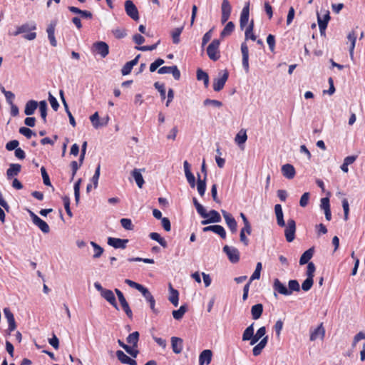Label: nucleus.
I'll return each mask as SVG.
<instances>
[{
    "label": "nucleus",
    "instance_id": "c756f323",
    "mask_svg": "<svg viewBox=\"0 0 365 365\" xmlns=\"http://www.w3.org/2000/svg\"><path fill=\"white\" fill-rule=\"evenodd\" d=\"M235 26L232 21L227 23L222 31L220 32V38H224L230 36L235 30Z\"/></svg>",
    "mask_w": 365,
    "mask_h": 365
},
{
    "label": "nucleus",
    "instance_id": "412c9836",
    "mask_svg": "<svg viewBox=\"0 0 365 365\" xmlns=\"http://www.w3.org/2000/svg\"><path fill=\"white\" fill-rule=\"evenodd\" d=\"M116 356L118 359L122 363L125 364H129V365H136L137 362L135 360L130 358L128 356H127L123 351L118 350L116 351Z\"/></svg>",
    "mask_w": 365,
    "mask_h": 365
},
{
    "label": "nucleus",
    "instance_id": "39448f33",
    "mask_svg": "<svg viewBox=\"0 0 365 365\" xmlns=\"http://www.w3.org/2000/svg\"><path fill=\"white\" fill-rule=\"evenodd\" d=\"M92 52L104 58L109 53V46L104 41H96L92 46Z\"/></svg>",
    "mask_w": 365,
    "mask_h": 365
},
{
    "label": "nucleus",
    "instance_id": "cd10ccee",
    "mask_svg": "<svg viewBox=\"0 0 365 365\" xmlns=\"http://www.w3.org/2000/svg\"><path fill=\"white\" fill-rule=\"evenodd\" d=\"M314 252V247H311V248L308 249L307 250H306L300 257L299 264L304 265L305 264H308L309 262V261L313 257Z\"/></svg>",
    "mask_w": 365,
    "mask_h": 365
},
{
    "label": "nucleus",
    "instance_id": "338daca9",
    "mask_svg": "<svg viewBox=\"0 0 365 365\" xmlns=\"http://www.w3.org/2000/svg\"><path fill=\"white\" fill-rule=\"evenodd\" d=\"M19 145V142L17 140H12L6 144V149L9 151L15 150Z\"/></svg>",
    "mask_w": 365,
    "mask_h": 365
},
{
    "label": "nucleus",
    "instance_id": "864d4df0",
    "mask_svg": "<svg viewBox=\"0 0 365 365\" xmlns=\"http://www.w3.org/2000/svg\"><path fill=\"white\" fill-rule=\"evenodd\" d=\"M120 224L126 230H133L134 228V225H133L131 220L128 218H122L120 220Z\"/></svg>",
    "mask_w": 365,
    "mask_h": 365
},
{
    "label": "nucleus",
    "instance_id": "f03ea898",
    "mask_svg": "<svg viewBox=\"0 0 365 365\" xmlns=\"http://www.w3.org/2000/svg\"><path fill=\"white\" fill-rule=\"evenodd\" d=\"M218 78H215L213 81V90L219 92L223 89L225 83L229 78V72L227 70H222L218 73Z\"/></svg>",
    "mask_w": 365,
    "mask_h": 365
},
{
    "label": "nucleus",
    "instance_id": "5fc2aeb1",
    "mask_svg": "<svg viewBox=\"0 0 365 365\" xmlns=\"http://www.w3.org/2000/svg\"><path fill=\"white\" fill-rule=\"evenodd\" d=\"M19 131L28 139L31 138L32 135L35 136L36 135V133L27 127H21Z\"/></svg>",
    "mask_w": 365,
    "mask_h": 365
},
{
    "label": "nucleus",
    "instance_id": "bf43d9fd",
    "mask_svg": "<svg viewBox=\"0 0 365 365\" xmlns=\"http://www.w3.org/2000/svg\"><path fill=\"white\" fill-rule=\"evenodd\" d=\"M221 11L222 13L231 14L232 6L228 0H222Z\"/></svg>",
    "mask_w": 365,
    "mask_h": 365
},
{
    "label": "nucleus",
    "instance_id": "6ab92c4d",
    "mask_svg": "<svg viewBox=\"0 0 365 365\" xmlns=\"http://www.w3.org/2000/svg\"><path fill=\"white\" fill-rule=\"evenodd\" d=\"M101 295L107 302H108L114 308L118 309V306L116 302L115 297L112 290L106 289Z\"/></svg>",
    "mask_w": 365,
    "mask_h": 365
},
{
    "label": "nucleus",
    "instance_id": "de8ad7c7",
    "mask_svg": "<svg viewBox=\"0 0 365 365\" xmlns=\"http://www.w3.org/2000/svg\"><path fill=\"white\" fill-rule=\"evenodd\" d=\"M41 173L43 184L46 186L52 187L53 190H54L53 187L51 185L49 175H48L46 168L43 166H42L41 168Z\"/></svg>",
    "mask_w": 365,
    "mask_h": 365
},
{
    "label": "nucleus",
    "instance_id": "f704fd0d",
    "mask_svg": "<svg viewBox=\"0 0 365 365\" xmlns=\"http://www.w3.org/2000/svg\"><path fill=\"white\" fill-rule=\"evenodd\" d=\"M149 237L151 240L158 242L163 248L168 247L167 241L158 232H150Z\"/></svg>",
    "mask_w": 365,
    "mask_h": 365
},
{
    "label": "nucleus",
    "instance_id": "c85d7f7f",
    "mask_svg": "<svg viewBox=\"0 0 365 365\" xmlns=\"http://www.w3.org/2000/svg\"><path fill=\"white\" fill-rule=\"evenodd\" d=\"M263 313V305L262 304H256L251 308V314L254 320L259 319Z\"/></svg>",
    "mask_w": 365,
    "mask_h": 365
},
{
    "label": "nucleus",
    "instance_id": "4d7b16f0",
    "mask_svg": "<svg viewBox=\"0 0 365 365\" xmlns=\"http://www.w3.org/2000/svg\"><path fill=\"white\" fill-rule=\"evenodd\" d=\"M125 283L126 284H128V286H130V287L137 289L140 292L145 288V287L143 286L142 284H138V283H137L134 281H132L130 279H125Z\"/></svg>",
    "mask_w": 365,
    "mask_h": 365
},
{
    "label": "nucleus",
    "instance_id": "a18cd8bd",
    "mask_svg": "<svg viewBox=\"0 0 365 365\" xmlns=\"http://www.w3.org/2000/svg\"><path fill=\"white\" fill-rule=\"evenodd\" d=\"M247 139L246 130H241L235 136V140L239 145L244 144Z\"/></svg>",
    "mask_w": 365,
    "mask_h": 365
},
{
    "label": "nucleus",
    "instance_id": "7c9ffc66",
    "mask_svg": "<svg viewBox=\"0 0 365 365\" xmlns=\"http://www.w3.org/2000/svg\"><path fill=\"white\" fill-rule=\"evenodd\" d=\"M170 292L168 299L175 307H177L179 301V292L172 287L171 284H170Z\"/></svg>",
    "mask_w": 365,
    "mask_h": 365
},
{
    "label": "nucleus",
    "instance_id": "4468645a",
    "mask_svg": "<svg viewBox=\"0 0 365 365\" xmlns=\"http://www.w3.org/2000/svg\"><path fill=\"white\" fill-rule=\"evenodd\" d=\"M4 313L8 322V331L10 334L11 331L16 329V323L14 319V316L11 312L10 309L8 307L4 309Z\"/></svg>",
    "mask_w": 365,
    "mask_h": 365
},
{
    "label": "nucleus",
    "instance_id": "5701e85b",
    "mask_svg": "<svg viewBox=\"0 0 365 365\" xmlns=\"http://www.w3.org/2000/svg\"><path fill=\"white\" fill-rule=\"evenodd\" d=\"M268 342V336H264L261 341L256 344L252 349V354L255 356H259Z\"/></svg>",
    "mask_w": 365,
    "mask_h": 365
},
{
    "label": "nucleus",
    "instance_id": "6e6552de",
    "mask_svg": "<svg viewBox=\"0 0 365 365\" xmlns=\"http://www.w3.org/2000/svg\"><path fill=\"white\" fill-rule=\"evenodd\" d=\"M296 222L293 219L287 220V225L284 230V235L288 242H292L295 237Z\"/></svg>",
    "mask_w": 365,
    "mask_h": 365
},
{
    "label": "nucleus",
    "instance_id": "4be33fe9",
    "mask_svg": "<svg viewBox=\"0 0 365 365\" xmlns=\"http://www.w3.org/2000/svg\"><path fill=\"white\" fill-rule=\"evenodd\" d=\"M282 173L285 178L289 180L294 178L296 174L294 167L289 163L282 165Z\"/></svg>",
    "mask_w": 365,
    "mask_h": 365
},
{
    "label": "nucleus",
    "instance_id": "1a4fd4ad",
    "mask_svg": "<svg viewBox=\"0 0 365 365\" xmlns=\"http://www.w3.org/2000/svg\"><path fill=\"white\" fill-rule=\"evenodd\" d=\"M208 217L204 218L205 220L201 221V224L203 225L220 222L222 217L220 213L215 210H211L209 212H207Z\"/></svg>",
    "mask_w": 365,
    "mask_h": 365
},
{
    "label": "nucleus",
    "instance_id": "680f3d73",
    "mask_svg": "<svg viewBox=\"0 0 365 365\" xmlns=\"http://www.w3.org/2000/svg\"><path fill=\"white\" fill-rule=\"evenodd\" d=\"M165 63V61L163 58H157L154 62H153L150 65V71L154 72L155 71L158 67L163 65Z\"/></svg>",
    "mask_w": 365,
    "mask_h": 365
},
{
    "label": "nucleus",
    "instance_id": "3c124183",
    "mask_svg": "<svg viewBox=\"0 0 365 365\" xmlns=\"http://www.w3.org/2000/svg\"><path fill=\"white\" fill-rule=\"evenodd\" d=\"M314 284V279L311 277H307V279L302 282V289L304 292H308L311 289Z\"/></svg>",
    "mask_w": 365,
    "mask_h": 365
},
{
    "label": "nucleus",
    "instance_id": "13d9d810",
    "mask_svg": "<svg viewBox=\"0 0 365 365\" xmlns=\"http://www.w3.org/2000/svg\"><path fill=\"white\" fill-rule=\"evenodd\" d=\"M125 283L126 284H128V286H130V287L137 289L140 292L145 288V287L143 286L142 284H138V283H137L134 281H132L130 279H125Z\"/></svg>",
    "mask_w": 365,
    "mask_h": 365
},
{
    "label": "nucleus",
    "instance_id": "c03bdc74",
    "mask_svg": "<svg viewBox=\"0 0 365 365\" xmlns=\"http://www.w3.org/2000/svg\"><path fill=\"white\" fill-rule=\"evenodd\" d=\"M288 291H289V295L292 294L293 292H299L300 286L297 279H290L288 282Z\"/></svg>",
    "mask_w": 365,
    "mask_h": 365
},
{
    "label": "nucleus",
    "instance_id": "9d476101",
    "mask_svg": "<svg viewBox=\"0 0 365 365\" xmlns=\"http://www.w3.org/2000/svg\"><path fill=\"white\" fill-rule=\"evenodd\" d=\"M274 294L277 297V292L285 296L289 295V291L287 286L280 282L278 278H275L273 282Z\"/></svg>",
    "mask_w": 365,
    "mask_h": 365
},
{
    "label": "nucleus",
    "instance_id": "423d86ee",
    "mask_svg": "<svg viewBox=\"0 0 365 365\" xmlns=\"http://www.w3.org/2000/svg\"><path fill=\"white\" fill-rule=\"evenodd\" d=\"M222 251L227 255L230 262L235 264L240 261V252L236 247L225 245Z\"/></svg>",
    "mask_w": 365,
    "mask_h": 365
},
{
    "label": "nucleus",
    "instance_id": "2f4dec72",
    "mask_svg": "<svg viewBox=\"0 0 365 365\" xmlns=\"http://www.w3.org/2000/svg\"><path fill=\"white\" fill-rule=\"evenodd\" d=\"M38 106L39 107L41 118H42L43 123H46V122H47L46 116H47V110H48V105H47L46 101L44 100L41 101L38 103Z\"/></svg>",
    "mask_w": 365,
    "mask_h": 365
},
{
    "label": "nucleus",
    "instance_id": "0e129e2a",
    "mask_svg": "<svg viewBox=\"0 0 365 365\" xmlns=\"http://www.w3.org/2000/svg\"><path fill=\"white\" fill-rule=\"evenodd\" d=\"M195 207L196 208V210L197 213L202 217V218H207L208 217V215L207 214V211L205 209V207L200 203H195Z\"/></svg>",
    "mask_w": 365,
    "mask_h": 365
},
{
    "label": "nucleus",
    "instance_id": "ddd939ff",
    "mask_svg": "<svg viewBox=\"0 0 365 365\" xmlns=\"http://www.w3.org/2000/svg\"><path fill=\"white\" fill-rule=\"evenodd\" d=\"M249 16H250V3L247 2L245 6L243 7L240 18V26L242 30L247 25L249 21Z\"/></svg>",
    "mask_w": 365,
    "mask_h": 365
},
{
    "label": "nucleus",
    "instance_id": "37998d69",
    "mask_svg": "<svg viewBox=\"0 0 365 365\" xmlns=\"http://www.w3.org/2000/svg\"><path fill=\"white\" fill-rule=\"evenodd\" d=\"M226 225L230 229V232L232 234H235L237 232V222L235 217L232 216V217L225 220Z\"/></svg>",
    "mask_w": 365,
    "mask_h": 365
},
{
    "label": "nucleus",
    "instance_id": "e433bc0d",
    "mask_svg": "<svg viewBox=\"0 0 365 365\" xmlns=\"http://www.w3.org/2000/svg\"><path fill=\"white\" fill-rule=\"evenodd\" d=\"M34 224L37 226L42 232L47 234L50 232V227L47 222H46L44 220L38 217L36 221L34 222Z\"/></svg>",
    "mask_w": 365,
    "mask_h": 365
},
{
    "label": "nucleus",
    "instance_id": "58836bf2",
    "mask_svg": "<svg viewBox=\"0 0 365 365\" xmlns=\"http://www.w3.org/2000/svg\"><path fill=\"white\" fill-rule=\"evenodd\" d=\"M119 302L122 307V309L126 314L127 317L130 319H133V312H132V310L130 308L129 304H128V302L126 301L125 297H123L122 299H119Z\"/></svg>",
    "mask_w": 365,
    "mask_h": 365
},
{
    "label": "nucleus",
    "instance_id": "473e14b6",
    "mask_svg": "<svg viewBox=\"0 0 365 365\" xmlns=\"http://www.w3.org/2000/svg\"><path fill=\"white\" fill-rule=\"evenodd\" d=\"M197 79L198 81H202L205 88L209 86V76L201 68L197 70Z\"/></svg>",
    "mask_w": 365,
    "mask_h": 365
},
{
    "label": "nucleus",
    "instance_id": "dca6fc26",
    "mask_svg": "<svg viewBox=\"0 0 365 365\" xmlns=\"http://www.w3.org/2000/svg\"><path fill=\"white\" fill-rule=\"evenodd\" d=\"M325 334V329L323 327V324L321 323L314 330L310 331V340L315 341L317 339H323Z\"/></svg>",
    "mask_w": 365,
    "mask_h": 365
},
{
    "label": "nucleus",
    "instance_id": "0eeeda50",
    "mask_svg": "<svg viewBox=\"0 0 365 365\" xmlns=\"http://www.w3.org/2000/svg\"><path fill=\"white\" fill-rule=\"evenodd\" d=\"M125 11L126 14L134 21L139 20V13L136 6L131 0L125 1Z\"/></svg>",
    "mask_w": 365,
    "mask_h": 365
},
{
    "label": "nucleus",
    "instance_id": "a878e982",
    "mask_svg": "<svg viewBox=\"0 0 365 365\" xmlns=\"http://www.w3.org/2000/svg\"><path fill=\"white\" fill-rule=\"evenodd\" d=\"M21 169V165L18 163H12L9 165V168L6 170V175L8 179H11L13 177L19 175Z\"/></svg>",
    "mask_w": 365,
    "mask_h": 365
},
{
    "label": "nucleus",
    "instance_id": "ea45409f",
    "mask_svg": "<svg viewBox=\"0 0 365 365\" xmlns=\"http://www.w3.org/2000/svg\"><path fill=\"white\" fill-rule=\"evenodd\" d=\"M132 176L133 177L137 185L141 188L145 182L143 175L140 173V170L138 169H134L132 172Z\"/></svg>",
    "mask_w": 365,
    "mask_h": 365
},
{
    "label": "nucleus",
    "instance_id": "b1692460",
    "mask_svg": "<svg viewBox=\"0 0 365 365\" xmlns=\"http://www.w3.org/2000/svg\"><path fill=\"white\" fill-rule=\"evenodd\" d=\"M330 20V13L328 10H321L320 13L317 12V22L318 25L324 24L325 26L328 25Z\"/></svg>",
    "mask_w": 365,
    "mask_h": 365
},
{
    "label": "nucleus",
    "instance_id": "20e7f679",
    "mask_svg": "<svg viewBox=\"0 0 365 365\" xmlns=\"http://www.w3.org/2000/svg\"><path fill=\"white\" fill-rule=\"evenodd\" d=\"M254 323H252L244 331L242 336V340L244 341H250V344H255L260 339L254 334Z\"/></svg>",
    "mask_w": 365,
    "mask_h": 365
},
{
    "label": "nucleus",
    "instance_id": "4c0bfd02",
    "mask_svg": "<svg viewBox=\"0 0 365 365\" xmlns=\"http://www.w3.org/2000/svg\"><path fill=\"white\" fill-rule=\"evenodd\" d=\"M140 334L138 331H134L130 334L126 338V341L128 344L133 345V347L138 346V342L139 341Z\"/></svg>",
    "mask_w": 365,
    "mask_h": 365
},
{
    "label": "nucleus",
    "instance_id": "aec40b11",
    "mask_svg": "<svg viewBox=\"0 0 365 365\" xmlns=\"http://www.w3.org/2000/svg\"><path fill=\"white\" fill-rule=\"evenodd\" d=\"M182 344L183 341L181 338L177 336L171 337V346L173 351L175 354H180L182 351Z\"/></svg>",
    "mask_w": 365,
    "mask_h": 365
},
{
    "label": "nucleus",
    "instance_id": "f3484780",
    "mask_svg": "<svg viewBox=\"0 0 365 365\" xmlns=\"http://www.w3.org/2000/svg\"><path fill=\"white\" fill-rule=\"evenodd\" d=\"M212 352L210 349L203 350L199 356V365L210 364L212 361Z\"/></svg>",
    "mask_w": 365,
    "mask_h": 365
},
{
    "label": "nucleus",
    "instance_id": "8fccbe9b",
    "mask_svg": "<svg viewBox=\"0 0 365 365\" xmlns=\"http://www.w3.org/2000/svg\"><path fill=\"white\" fill-rule=\"evenodd\" d=\"M81 182V179H78L74 184V197L75 201L76 204H78L80 200V185Z\"/></svg>",
    "mask_w": 365,
    "mask_h": 365
},
{
    "label": "nucleus",
    "instance_id": "393cba45",
    "mask_svg": "<svg viewBox=\"0 0 365 365\" xmlns=\"http://www.w3.org/2000/svg\"><path fill=\"white\" fill-rule=\"evenodd\" d=\"M274 212L277 217V222L279 227H284L285 222L284 220V215L281 205L277 204L274 206Z\"/></svg>",
    "mask_w": 365,
    "mask_h": 365
},
{
    "label": "nucleus",
    "instance_id": "a19ab883",
    "mask_svg": "<svg viewBox=\"0 0 365 365\" xmlns=\"http://www.w3.org/2000/svg\"><path fill=\"white\" fill-rule=\"evenodd\" d=\"M253 29H254V21H253V20H252L251 22L250 23L249 26L247 27L245 32V36L246 40L250 38L252 41H256L257 37L253 34Z\"/></svg>",
    "mask_w": 365,
    "mask_h": 365
},
{
    "label": "nucleus",
    "instance_id": "f8f14e48",
    "mask_svg": "<svg viewBox=\"0 0 365 365\" xmlns=\"http://www.w3.org/2000/svg\"><path fill=\"white\" fill-rule=\"evenodd\" d=\"M241 52L242 55V66L246 73L249 72L250 66H249V48L245 42L242 43L241 44Z\"/></svg>",
    "mask_w": 365,
    "mask_h": 365
},
{
    "label": "nucleus",
    "instance_id": "72a5a7b5",
    "mask_svg": "<svg viewBox=\"0 0 365 365\" xmlns=\"http://www.w3.org/2000/svg\"><path fill=\"white\" fill-rule=\"evenodd\" d=\"M197 189L200 196L205 195L206 191V180L201 179L199 173H197Z\"/></svg>",
    "mask_w": 365,
    "mask_h": 365
},
{
    "label": "nucleus",
    "instance_id": "e2e57ef3",
    "mask_svg": "<svg viewBox=\"0 0 365 365\" xmlns=\"http://www.w3.org/2000/svg\"><path fill=\"white\" fill-rule=\"evenodd\" d=\"M195 207L196 208V210L197 213L202 217V218H207L208 217V215L207 214V211L205 209V207L200 203H195Z\"/></svg>",
    "mask_w": 365,
    "mask_h": 365
},
{
    "label": "nucleus",
    "instance_id": "7ed1b4c3",
    "mask_svg": "<svg viewBox=\"0 0 365 365\" xmlns=\"http://www.w3.org/2000/svg\"><path fill=\"white\" fill-rule=\"evenodd\" d=\"M220 44V39H214L207 48V56L214 61H217L220 57L219 51Z\"/></svg>",
    "mask_w": 365,
    "mask_h": 365
},
{
    "label": "nucleus",
    "instance_id": "49530a36",
    "mask_svg": "<svg viewBox=\"0 0 365 365\" xmlns=\"http://www.w3.org/2000/svg\"><path fill=\"white\" fill-rule=\"evenodd\" d=\"M154 87L160 93L161 100L163 101L166 98V91L164 83L160 82H155L154 83Z\"/></svg>",
    "mask_w": 365,
    "mask_h": 365
},
{
    "label": "nucleus",
    "instance_id": "79ce46f5",
    "mask_svg": "<svg viewBox=\"0 0 365 365\" xmlns=\"http://www.w3.org/2000/svg\"><path fill=\"white\" fill-rule=\"evenodd\" d=\"M183 29H184L183 26L178 27V28L174 29L171 31V36H172L173 43L178 44L180 43V36L181 33L182 32Z\"/></svg>",
    "mask_w": 365,
    "mask_h": 365
},
{
    "label": "nucleus",
    "instance_id": "c9c22d12",
    "mask_svg": "<svg viewBox=\"0 0 365 365\" xmlns=\"http://www.w3.org/2000/svg\"><path fill=\"white\" fill-rule=\"evenodd\" d=\"M187 304L181 305L178 309L173 311L172 314H173V318L175 319L176 320L181 319L183 317L185 313L187 312Z\"/></svg>",
    "mask_w": 365,
    "mask_h": 365
},
{
    "label": "nucleus",
    "instance_id": "09e8293b",
    "mask_svg": "<svg viewBox=\"0 0 365 365\" xmlns=\"http://www.w3.org/2000/svg\"><path fill=\"white\" fill-rule=\"evenodd\" d=\"M90 243L91 246L93 247L95 252L93 256V258L100 257L103 252V249L95 242L91 241Z\"/></svg>",
    "mask_w": 365,
    "mask_h": 365
},
{
    "label": "nucleus",
    "instance_id": "774afa93",
    "mask_svg": "<svg viewBox=\"0 0 365 365\" xmlns=\"http://www.w3.org/2000/svg\"><path fill=\"white\" fill-rule=\"evenodd\" d=\"M115 37L118 39L124 38L126 35V30L124 29H115L112 31Z\"/></svg>",
    "mask_w": 365,
    "mask_h": 365
},
{
    "label": "nucleus",
    "instance_id": "a211bd4d",
    "mask_svg": "<svg viewBox=\"0 0 365 365\" xmlns=\"http://www.w3.org/2000/svg\"><path fill=\"white\" fill-rule=\"evenodd\" d=\"M140 292L142 293L143 296L145 297L146 301L150 304V307L152 309V311L154 313L157 314L158 311L155 308V300L152 294L150 293V292L148 290V289L145 287Z\"/></svg>",
    "mask_w": 365,
    "mask_h": 365
},
{
    "label": "nucleus",
    "instance_id": "6e6d98bb",
    "mask_svg": "<svg viewBox=\"0 0 365 365\" xmlns=\"http://www.w3.org/2000/svg\"><path fill=\"white\" fill-rule=\"evenodd\" d=\"M203 105L205 106H212L216 108H220L222 106V103L218 100H212L210 98H207L203 101Z\"/></svg>",
    "mask_w": 365,
    "mask_h": 365
},
{
    "label": "nucleus",
    "instance_id": "bb28decb",
    "mask_svg": "<svg viewBox=\"0 0 365 365\" xmlns=\"http://www.w3.org/2000/svg\"><path fill=\"white\" fill-rule=\"evenodd\" d=\"M38 106V103L34 100L29 101L25 106L24 113L30 116L33 115Z\"/></svg>",
    "mask_w": 365,
    "mask_h": 365
},
{
    "label": "nucleus",
    "instance_id": "603ef678",
    "mask_svg": "<svg viewBox=\"0 0 365 365\" xmlns=\"http://www.w3.org/2000/svg\"><path fill=\"white\" fill-rule=\"evenodd\" d=\"M267 43L271 52H275V36L272 34H269L267 37Z\"/></svg>",
    "mask_w": 365,
    "mask_h": 365
},
{
    "label": "nucleus",
    "instance_id": "f257e3e1",
    "mask_svg": "<svg viewBox=\"0 0 365 365\" xmlns=\"http://www.w3.org/2000/svg\"><path fill=\"white\" fill-rule=\"evenodd\" d=\"M36 29V24L34 22L26 23L16 28L14 35L17 36L21 34H26L23 36L25 39L31 41L36 38V33L31 32Z\"/></svg>",
    "mask_w": 365,
    "mask_h": 365
},
{
    "label": "nucleus",
    "instance_id": "9b49d317",
    "mask_svg": "<svg viewBox=\"0 0 365 365\" xmlns=\"http://www.w3.org/2000/svg\"><path fill=\"white\" fill-rule=\"evenodd\" d=\"M128 239H120L109 237L108 238V245L114 247L115 249H125L126 245L128 242Z\"/></svg>",
    "mask_w": 365,
    "mask_h": 365
},
{
    "label": "nucleus",
    "instance_id": "2eb2a0df",
    "mask_svg": "<svg viewBox=\"0 0 365 365\" xmlns=\"http://www.w3.org/2000/svg\"><path fill=\"white\" fill-rule=\"evenodd\" d=\"M56 24V20L51 21L46 29V32L48 34V38L50 41L51 45L53 47H56L57 46V41L54 35Z\"/></svg>",
    "mask_w": 365,
    "mask_h": 365
},
{
    "label": "nucleus",
    "instance_id": "69168bd1",
    "mask_svg": "<svg viewBox=\"0 0 365 365\" xmlns=\"http://www.w3.org/2000/svg\"><path fill=\"white\" fill-rule=\"evenodd\" d=\"M213 232L218 235L222 239L226 238V231L222 225H215Z\"/></svg>",
    "mask_w": 365,
    "mask_h": 365
},
{
    "label": "nucleus",
    "instance_id": "052dcab7",
    "mask_svg": "<svg viewBox=\"0 0 365 365\" xmlns=\"http://www.w3.org/2000/svg\"><path fill=\"white\" fill-rule=\"evenodd\" d=\"M90 120L92 123L93 126L98 129L100 128V118L98 112H95L90 117Z\"/></svg>",
    "mask_w": 365,
    "mask_h": 365
}]
</instances>
